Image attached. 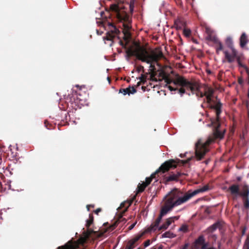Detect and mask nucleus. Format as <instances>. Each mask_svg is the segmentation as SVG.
Masks as SVG:
<instances>
[{"mask_svg":"<svg viewBox=\"0 0 249 249\" xmlns=\"http://www.w3.org/2000/svg\"><path fill=\"white\" fill-rule=\"evenodd\" d=\"M136 58L143 62H145L150 64L149 68L155 70V66L153 63H156L157 64L159 59L163 57L162 52H159L158 53H149L146 49L141 48L135 53Z\"/></svg>","mask_w":249,"mask_h":249,"instance_id":"obj_1","label":"nucleus"},{"mask_svg":"<svg viewBox=\"0 0 249 249\" xmlns=\"http://www.w3.org/2000/svg\"><path fill=\"white\" fill-rule=\"evenodd\" d=\"M170 83H173L175 86H179L189 89L191 90L192 94H194L195 93L194 92L196 91V96L200 98L205 96V94L200 90V86L197 82L189 81L183 77L178 75H177L175 79L172 80Z\"/></svg>","mask_w":249,"mask_h":249,"instance_id":"obj_2","label":"nucleus"},{"mask_svg":"<svg viewBox=\"0 0 249 249\" xmlns=\"http://www.w3.org/2000/svg\"><path fill=\"white\" fill-rule=\"evenodd\" d=\"M174 160H171L168 161L164 162L161 165L158 169L154 173L151 174L150 177L146 178L145 182H142V183H139L137 187L138 193L143 192L145 188L150 183L152 179L155 178L157 174L160 172L162 173L167 171L169 168L174 166Z\"/></svg>","mask_w":249,"mask_h":249,"instance_id":"obj_3","label":"nucleus"},{"mask_svg":"<svg viewBox=\"0 0 249 249\" xmlns=\"http://www.w3.org/2000/svg\"><path fill=\"white\" fill-rule=\"evenodd\" d=\"M195 148V156H191L186 160H180L183 164L189 163L194 158H196L197 160H200L208 152V150L206 147L205 144L202 142L200 139L198 140L196 143Z\"/></svg>","mask_w":249,"mask_h":249,"instance_id":"obj_4","label":"nucleus"},{"mask_svg":"<svg viewBox=\"0 0 249 249\" xmlns=\"http://www.w3.org/2000/svg\"><path fill=\"white\" fill-rule=\"evenodd\" d=\"M243 191L240 192L239 185L237 184H232L229 187V190L232 195L236 196H241L243 200L249 198V186L247 184H244L243 186Z\"/></svg>","mask_w":249,"mask_h":249,"instance_id":"obj_5","label":"nucleus"},{"mask_svg":"<svg viewBox=\"0 0 249 249\" xmlns=\"http://www.w3.org/2000/svg\"><path fill=\"white\" fill-rule=\"evenodd\" d=\"M183 193L178 189H174L169 192L165 196L164 198L167 197L166 202H171L174 203L179 199L183 198Z\"/></svg>","mask_w":249,"mask_h":249,"instance_id":"obj_6","label":"nucleus"},{"mask_svg":"<svg viewBox=\"0 0 249 249\" xmlns=\"http://www.w3.org/2000/svg\"><path fill=\"white\" fill-rule=\"evenodd\" d=\"M205 96L206 99L207 100V103L208 104L211 108L214 109L215 114L217 115V117L218 118L219 116L221 113L222 104L219 101H218L216 104L213 105L212 104V103L213 102V96H210V95H206Z\"/></svg>","mask_w":249,"mask_h":249,"instance_id":"obj_7","label":"nucleus"},{"mask_svg":"<svg viewBox=\"0 0 249 249\" xmlns=\"http://www.w3.org/2000/svg\"><path fill=\"white\" fill-rule=\"evenodd\" d=\"M193 246L196 249H209V243L206 241L203 235H199L195 240Z\"/></svg>","mask_w":249,"mask_h":249,"instance_id":"obj_8","label":"nucleus"},{"mask_svg":"<svg viewBox=\"0 0 249 249\" xmlns=\"http://www.w3.org/2000/svg\"><path fill=\"white\" fill-rule=\"evenodd\" d=\"M83 242L80 240L75 241L71 239L64 246L58 247L57 249H77L80 248V245H83Z\"/></svg>","mask_w":249,"mask_h":249,"instance_id":"obj_9","label":"nucleus"},{"mask_svg":"<svg viewBox=\"0 0 249 249\" xmlns=\"http://www.w3.org/2000/svg\"><path fill=\"white\" fill-rule=\"evenodd\" d=\"M180 204H181V203L179 199L174 203H172L171 202H166L165 205L162 207L160 210V214L163 216L174 207L180 205Z\"/></svg>","mask_w":249,"mask_h":249,"instance_id":"obj_10","label":"nucleus"},{"mask_svg":"<svg viewBox=\"0 0 249 249\" xmlns=\"http://www.w3.org/2000/svg\"><path fill=\"white\" fill-rule=\"evenodd\" d=\"M214 122H215V124L214 135L216 138L222 139L224 136L225 130H224L223 131H220L219 130L221 124L219 121H218V120L217 119L215 120V122L212 121V124H213Z\"/></svg>","mask_w":249,"mask_h":249,"instance_id":"obj_11","label":"nucleus"},{"mask_svg":"<svg viewBox=\"0 0 249 249\" xmlns=\"http://www.w3.org/2000/svg\"><path fill=\"white\" fill-rule=\"evenodd\" d=\"M231 55L228 51H224V53L225 54V56L226 58L227 59L228 62L230 63H232L234 61V59L235 58H237V57H239L237 56V52L236 50L234 48V47H232L231 48Z\"/></svg>","mask_w":249,"mask_h":249,"instance_id":"obj_12","label":"nucleus"},{"mask_svg":"<svg viewBox=\"0 0 249 249\" xmlns=\"http://www.w3.org/2000/svg\"><path fill=\"white\" fill-rule=\"evenodd\" d=\"M201 193L200 189H198L196 190H194L191 193H187L183 195V198H182L181 199H179V200L180 201V203H183L188 200L190 198H191L192 197L195 196V195H197V194Z\"/></svg>","mask_w":249,"mask_h":249,"instance_id":"obj_13","label":"nucleus"},{"mask_svg":"<svg viewBox=\"0 0 249 249\" xmlns=\"http://www.w3.org/2000/svg\"><path fill=\"white\" fill-rule=\"evenodd\" d=\"M162 217H163V216H161V215H160V214L159 217L156 219L154 224H151V226L149 228H148L145 230V231H144L145 232V233L146 232H150L152 231H155L157 229V228L159 227V224L160 223Z\"/></svg>","mask_w":249,"mask_h":249,"instance_id":"obj_14","label":"nucleus"},{"mask_svg":"<svg viewBox=\"0 0 249 249\" xmlns=\"http://www.w3.org/2000/svg\"><path fill=\"white\" fill-rule=\"evenodd\" d=\"M145 233V231L142 232L139 235H138L128 242L129 246L127 247L126 249H133L134 245L137 242L142 236Z\"/></svg>","mask_w":249,"mask_h":249,"instance_id":"obj_15","label":"nucleus"},{"mask_svg":"<svg viewBox=\"0 0 249 249\" xmlns=\"http://www.w3.org/2000/svg\"><path fill=\"white\" fill-rule=\"evenodd\" d=\"M173 218H175L177 220L178 219V218L177 216H174L167 218L166 220V222L162 224L160 226H159L157 228V229L159 231L167 229L168 227L171 224L172 222L173 221V220H172V219Z\"/></svg>","mask_w":249,"mask_h":249,"instance_id":"obj_16","label":"nucleus"},{"mask_svg":"<svg viewBox=\"0 0 249 249\" xmlns=\"http://www.w3.org/2000/svg\"><path fill=\"white\" fill-rule=\"evenodd\" d=\"M136 91L137 90L135 88L129 86L125 89H121L119 90V93H122L124 95L126 94L130 95V94H134Z\"/></svg>","mask_w":249,"mask_h":249,"instance_id":"obj_17","label":"nucleus"},{"mask_svg":"<svg viewBox=\"0 0 249 249\" xmlns=\"http://www.w3.org/2000/svg\"><path fill=\"white\" fill-rule=\"evenodd\" d=\"M221 226V224H220V222L219 221H217L216 222H215L214 224H213V225H211L210 226H209L207 229V231L208 232H213V231H214L217 228H218L219 227H220Z\"/></svg>","mask_w":249,"mask_h":249,"instance_id":"obj_18","label":"nucleus"},{"mask_svg":"<svg viewBox=\"0 0 249 249\" xmlns=\"http://www.w3.org/2000/svg\"><path fill=\"white\" fill-rule=\"evenodd\" d=\"M247 42L246 34L245 33H243L240 37V45L241 47H244Z\"/></svg>","mask_w":249,"mask_h":249,"instance_id":"obj_19","label":"nucleus"},{"mask_svg":"<svg viewBox=\"0 0 249 249\" xmlns=\"http://www.w3.org/2000/svg\"><path fill=\"white\" fill-rule=\"evenodd\" d=\"M132 202L130 201H124V202L121 203L120 205V207L121 208H124L123 210V212L124 213L127 211L129 207L131 205Z\"/></svg>","mask_w":249,"mask_h":249,"instance_id":"obj_20","label":"nucleus"},{"mask_svg":"<svg viewBox=\"0 0 249 249\" xmlns=\"http://www.w3.org/2000/svg\"><path fill=\"white\" fill-rule=\"evenodd\" d=\"M174 26L177 30H180L184 26V23L178 19L175 20Z\"/></svg>","mask_w":249,"mask_h":249,"instance_id":"obj_21","label":"nucleus"},{"mask_svg":"<svg viewBox=\"0 0 249 249\" xmlns=\"http://www.w3.org/2000/svg\"><path fill=\"white\" fill-rule=\"evenodd\" d=\"M176 234L169 231H166L161 235L162 238H173L176 237Z\"/></svg>","mask_w":249,"mask_h":249,"instance_id":"obj_22","label":"nucleus"},{"mask_svg":"<svg viewBox=\"0 0 249 249\" xmlns=\"http://www.w3.org/2000/svg\"><path fill=\"white\" fill-rule=\"evenodd\" d=\"M93 221V216L89 214V219L86 220V226L88 229L89 228L90 226L92 224Z\"/></svg>","mask_w":249,"mask_h":249,"instance_id":"obj_23","label":"nucleus"},{"mask_svg":"<svg viewBox=\"0 0 249 249\" xmlns=\"http://www.w3.org/2000/svg\"><path fill=\"white\" fill-rule=\"evenodd\" d=\"M178 180V176L177 175L172 174L170 175L169 177H167L166 179V181L167 182L175 181Z\"/></svg>","mask_w":249,"mask_h":249,"instance_id":"obj_24","label":"nucleus"},{"mask_svg":"<svg viewBox=\"0 0 249 249\" xmlns=\"http://www.w3.org/2000/svg\"><path fill=\"white\" fill-rule=\"evenodd\" d=\"M226 43L230 49L233 47L232 38L231 37H228L226 39Z\"/></svg>","mask_w":249,"mask_h":249,"instance_id":"obj_25","label":"nucleus"},{"mask_svg":"<svg viewBox=\"0 0 249 249\" xmlns=\"http://www.w3.org/2000/svg\"><path fill=\"white\" fill-rule=\"evenodd\" d=\"M114 37V36H113L112 34H108L107 36L106 37H104V39L105 40H108V41H110L111 42V43L109 44V46H112V44L113 42L112 39H113V37Z\"/></svg>","mask_w":249,"mask_h":249,"instance_id":"obj_26","label":"nucleus"},{"mask_svg":"<svg viewBox=\"0 0 249 249\" xmlns=\"http://www.w3.org/2000/svg\"><path fill=\"white\" fill-rule=\"evenodd\" d=\"M214 93V90L211 88L206 87V91H205V96L206 95H210V96H213Z\"/></svg>","mask_w":249,"mask_h":249,"instance_id":"obj_27","label":"nucleus"},{"mask_svg":"<svg viewBox=\"0 0 249 249\" xmlns=\"http://www.w3.org/2000/svg\"><path fill=\"white\" fill-rule=\"evenodd\" d=\"M188 231V227L187 225L183 224L181 226V227L178 229V231H183L184 232H186Z\"/></svg>","mask_w":249,"mask_h":249,"instance_id":"obj_28","label":"nucleus"},{"mask_svg":"<svg viewBox=\"0 0 249 249\" xmlns=\"http://www.w3.org/2000/svg\"><path fill=\"white\" fill-rule=\"evenodd\" d=\"M243 249H249V234L247 237Z\"/></svg>","mask_w":249,"mask_h":249,"instance_id":"obj_29","label":"nucleus"},{"mask_svg":"<svg viewBox=\"0 0 249 249\" xmlns=\"http://www.w3.org/2000/svg\"><path fill=\"white\" fill-rule=\"evenodd\" d=\"M191 31L190 29H184L183 30V34L185 36L188 37L191 35Z\"/></svg>","mask_w":249,"mask_h":249,"instance_id":"obj_30","label":"nucleus"},{"mask_svg":"<svg viewBox=\"0 0 249 249\" xmlns=\"http://www.w3.org/2000/svg\"><path fill=\"white\" fill-rule=\"evenodd\" d=\"M244 206L245 208L249 209V198L244 199Z\"/></svg>","mask_w":249,"mask_h":249,"instance_id":"obj_31","label":"nucleus"},{"mask_svg":"<svg viewBox=\"0 0 249 249\" xmlns=\"http://www.w3.org/2000/svg\"><path fill=\"white\" fill-rule=\"evenodd\" d=\"M209 186L207 185L203 186L201 188H199L201 193L206 192V191H208L209 190Z\"/></svg>","mask_w":249,"mask_h":249,"instance_id":"obj_32","label":"nucleus"},{"mask_svg":"<svg viewBox=\"0 0 249 249\" xmlns=\"http://www.w3.org/2000/svg\"><path fill=\"white\" fill-rule=\"evenodd\" d=\"M108 25L113 28V32L115 34H118V33L119 32L118 29H117V28L113 24L111 23H108Z\"/></svg>","mask_w":249,"mask_h":249,"instance_id":"obj_33","label":"nucleus"},{"mask_svg":"<svg viewBox=\"0 0 249 249\" xmlns=\"http://www.w3.org/2000/svg\"><path fill=\"white\" fill-rule=\"evenodd\" d=\"M236 60H237V63H238V64L239 67H242V68H244L246 67L245 65H244V64H243L242 63V62L240 61V59L239 57H237L236 58Z\"/></svg>","mask_w":249,"mask_h":249,"instance_id":"obj_34","label":"nucleus"},{"mask_svg":"<svg viewBox=\"0 0 249 249\" xmlns=\"http://www.w3.org/2000/svg\"><path fill=\"white\" fill-rule=\"evenodd\" d=\"M219 47L216 48V53H218L219 51H221L223 49V45L221 42H218Z\"/></svg>","mask_w":249,"mask_h":249,"instance_id":"obj_35","label":"nucleus"},{"mask_svg":"<svg viewBox=\"0 0 249 249\" xmlns=\"http://www.w3.org/2000/svg\"><path fill=\"white\" fill-rule=\"evenodd\" d=\"M178 92L180 94L181 97H182L183 94H184L186 92V90L184 88H181L179 89H178Z\"/></svg>","mask_w":249,"mask_h":249,"instance_id":"obj_36","label":"nucleus"},{"mask_svg":"<svg viewBox=\"0 0 249 249\" xmlns=\"http://www.w3.org/2000/svg\"><path fill=\"white\" fill-rule=\"evenodd\" d=\"M217 119L218 120V121H219V116L218 117V118L217 117V115H216V118L215 119H213L211 120V124H208V126H210L211 125H213L215 128V122H214L213 124H212V121L215 122V120H216Z\"/></svg>","mask_w":249,"mask_h":249,"instance_id":"obj_37","label":"nucleus"},{"mask_svg":"<svg viewBox=\"0 0 249 249\" xmlns=\"http://www.w3.org/2000/svg\"><path fill=\"white\" fill-rule=\"evenodd\" d=\"M168 89L171 91H177L178 90V89L177 88H174L172 86H168L167 87Z\"/></svg>","mask_w":249,"mask_h":249,"instance_id":"obj_38","label":"nucleus"},{"mask_svg":"<svg viewBox=\"0 0 249 249\" xmlns=\"http://www.w3.org/2000/svg\"><path fill=\"white\" fill-rule=\"evenodd\" d=\"M150 245V241L149 240H146L143 243V245L145 248L148 247Z\"/></svg>","mask_w":249,"mask_h":249,"instance_id":"obj_39","label":"nucleus"},{"mask_svg":"<svg viewBox=\"0 0 249 249\" xmlns=\"http://www.w3.org/2000/svg\"><path fill=\"white\" fill-rule=\"evenodd\" d=\"M141 81L144 83L146 81L145 77L143 75H142L139 78Z\"/></svg>","mask_w":249,"mask_h":249,"instance_id":"obj_40","label":"nucleus"},{"mask_svg":"<svg viewBox=\"0 0 249 249\" xmlns=\"http://www.w3.org/2000/svg\"><path fill=\"white\" fill-rule=\"evenodd\" d=\"M136 223H137V222H134V223H132L131 225H130L129 226V227L128 228V230H129V231H130V230H132V229L134 228V227L135 226V225H136Z\"/></svg>","mask_w":249,"mask_h":249,"instance_id":"obj_41","label":"nucleus"},{"mask_svg":"<svg viewBox=\"0 0 249 249\" xmlns=\"http://www.w3.org/2000/svg\"><path fill=\"white\" fill-rule=\"evenodd\" d=\"M238 83H239L240 85H243V84H244V80H243V79L242 78H241V77L238 78Z\"/></svg>","mask_w":249,"mask_h":249,"instance_id":"obj_42","label":"nucleus"},{"mask_svg":"<svg viewBox=\"0 0 249 249\" xmlns=\"http://www.w3.org/2000/svg\"><path fill=\"white\" fill-rule=\"evenodd\" d=\"M213 41L215 43H217V44H218V42H221L220 40H219V39L216 37H214L213 38Z\"/></svg>","mask_w":249,"mask_h":249,"instance_id":"obj_43","label":"nucleus"},{"mask_svg":"<svg viewBox=\"0 0 249 249\" xmlns=\"http://www.w3.org/2000/svg\"><path fill=\"white\" fill-rule=\"evenodd\" d=\"M189 246V244L188 243H186L184 246L180 248V249H188V247Z\"/></svg>","mask_w":249,"mask_h":249,"instance_id":"obj_44","label":"nucleus"},{"mask_svg":"<svg viewBox=\"0 0 249 249\" xmlns=\"http://www.w3.org/2000/svg\"><path fill=\"white\" fill-rule=\"evenodd\" d=\"M119 43L122 47L124 48L125 47L124 44L122 40H119Z\"/></svg>","mask_w":249,"mask_h":249,"instance_id":"obj_45","label":"nucleus"},{"mask_svg":"<svg viewBox=\"0 0 249 249\" xmlns=\"http://www.w3.org/2000/svg\"><path fill=\"white\" fill-rule=\"evenodd\" d=\"M244 68L245 69L248 75V77H249V69L246 66Z\"/></svg>","mask_w":249,"mask_h":249,"instance_id":"obj_46","label":"nucleus"},{"mask_svg":"<svg viewBox=\"0 0 249 249\" xmlns=\"http://www.w3.org/2000/svg\"><path fill=\"white\" fill-rule=\"evenodd\" d=\"M129 7H130V10L131 12H133V8H134L133 5L130 4Z\"/></svg>","mask_w":249,"mask_h":249,"instance_id":"obj_47","label":"nucleus"},{"mask_svg":"<svg viewBox=\"0 0 249 249\" xmlns=\"http://www.w3.org/2000/svg\"><path fill=\"white\" fill-rule=\"evenodd\" d=\"M101 209H100V208H98V209H96V210H95V213L97 214L99 212H100V211H101Z\"/></svg>","mask_w":249,"mask_h":249,"instance_id":"obj_48","label":"nucleus"},{"mask_svg":"<svg viewBox=\"0 0 249 249\" xmlns=\"http://www.w3.org/2000/svg\"><path fill=\"white\" fill-rule=\"evenodd\" d=\"M89 207H93V206L91 205H87V209L88 211H89Z\"/></svg>","mask_w":249,"mask_h":249,"instance_id":"obj_49","label":"nucleus"},{"mask_svg":"<svg viewBox=\"0 0 249 249\" xmlns=\"http://www.w3.org/2000/svg\"><path fill=\"white\" fill-rule=\"evenodd\" d=\"M185 155H186V154H179V156L180 158H184V157L185 156Z\"/></svg>","mask_w":249,"mask_h":249,"instance_id":"obj_50","label":"nucleus"},{"mask_svg":"<svg viewBox=\"0 0 249 249\" xmlns=\"http://www.w3.org/2000/svg\"><path fill=\"white\" fill-rule=\"evenodd\" d=\"M236 179L239 181L242 179V177L240 176H238L236 178Z\"/></svg>","mask_w":249,"mask_h":249,"instance_id":"obj_51","label":"nucleus"},{"mask_svg":"<svg viewBox=\"0 0 249 249\" xmlns=\"http://www.w3.org/2000/svg\"><path fill=\"white\" fill-rule=\"evenodd\" d=\"M96 32H97V34L98 35H101L102 34V32H101L100 33L99 31L98 30H96Z\"/></svg>","mask_w":249,"mask_h":249,"instance_id":"obj_52","label":"nucleus"},{"mask_svg":"<svg viewBox=\"0 0 249 249\" xmlns=\"http://www.w3.org/2000/svg\"><path fill=\"white\" fill-rule=\"evenodd\" d=\"M162 248H163L162 246L160 245L159 247H158V249H162Z\"/></svg>","mask_w":249,"mask_h":249,"instance_id":"obj_53","label":"nucleus"},{"mask_svg":"<svg viewBox=\"0 0 249 249\" xmlns=\"http://www.w3.org/2000/svg\"><path fill=\"white\" fill-rule=\"evenodd\" d=\"M178 176V178L181 176V174L179 172L178 173V174L177 175Z\"/></svg>","mask_w":249,"mask_h":249,"instance_id":"obj_54","label":"nucleus"},{"mask_svg":"<svg viewBox=\"0 0 249 249\" xmlns=\"http://www.w3.org/2000/svg\"><path fill=\"white\" fill-rule=\"evenodd\" d=\"M141 69H143V67L141 66L140 67V69H138V71H140V70H141Z\"/></svg>","mask_w":249,"mask_h":249,"instance_id":"obj_55","label":"nucleus"},{"mask_svg":"<svg viewBox=\"0 0 249 249\" xmlns=\"http://www.w3.org/2000/svg\"><path fill=\"white\" fill-rule=\"evenodd\" d=\"M126 59L128 61L129 60V56L128 55L126 56Z\"/></svg>","mask_w":249,"mask_h":249,"instance_id":"obj_56","label":"nucleus"},{"mask_svg":"<svg viewBox=\"0 0 249 249\" xmlns=\"http://www.w3.org/2000/svg\"><path fill=\"white\" fill-rule=\"evenodd\" d=\"M246 229H244V230L242 231L243 235L245 234Z\"/></svg>","mask_w":249,"mask_h":249,"instance_id":"obj_57","label":"nucleus"},{"mask_svg":"<svg viewBox=\"0 0 249 249\" xmlns=\"http://www.w3.org/2000/svg\"><path fill=\"white\" fill-rule=\"evenodd\" d=\"M205 163L206 164H207L208 163V162H209V160L205 161Z\"/></svg>","mask_w":249,"mask_h":249,"instance_id":"obj_58","label":"nucleus"},{"mask_svg":"<svg viewBox=\"0 0 249 249\" xmlns=\"http://www.w3.org/2000/svg\"><path fill=\"white\" fill-rule=\"evenodd\" d=\"M248 97L249 98V89H248Z\"/></svg>","mask_w":249,"mask_h":249,"instance_id":"obj_59","label":"nucleus"},{"mask_svg":"<svg viewBox=\"0 0 249 249\" xmlns=\"http://www.w3.org/2000/svg\"><path fill=\"white\" fill-rule=\"evenodd\" d=\"M84 233H85V234H88L87 233H86V231H84Z\"/></svg>","mask_w":249,"mask_h":249,"instance_id":"obj_60","label":"nucleus"},{"mask_svg":"<svg viewBox=\"0 0 249 249\" xmlns=\"http://www.w3.org/2000/svg\"><path fill=\"white\" fill-rule=\"evenodd\" d=\"M187 94H188L189 96H190V95H191V94H190V93H187Z\"/></svg>","mask_w":249,"mask_h":249,"instance_id":"obj_61","label":"nucleus"},{"mask_svg":"<svg viewBox=\"0 0 249 249\" xmlns=\"http://www.w3.org/2000/svg\"><path fill=\"white\" fill-rule=\"evenodd\" d=\"M194 42L195 43H197V41H196V40H195Z\"/></svg>","mask_w":249,"mask_h":249,"instance_id":"obj_62","label":"nucleus"},{"mask_svg":"<svg viewBox=\"0 0 249 249\" xmlns=\"http://www.w3.org/2000/svg\"><path fill=\"white\" fill-rule=\"evenodd\" d=\"M107 80H108V81H109V77H107Z\"/></svg>","mask_w":249,"mask_h":249,"instance_id":"obj_63","label":"nucleus"},{"mask_svg":"<svg viewBox=\"0 0 249 249\" xmlns=\"http://www.w3.org/2000/svg\"><path fill=\"white\" fill-rule=\"evenodd\" d=\"M137 249H142L141 248H138Z\"/></svg>","mask_w":249,"mask_h":249,"instance_id":"obj_64","label":"nucleus"}]
</instances>
